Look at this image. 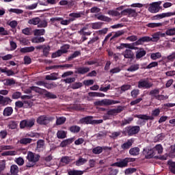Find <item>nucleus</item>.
I'll return each instance as SVG.
<instances>
[{
  "instance_id": "nucleus-1",
  "label": "nucleus",
  "mask_w": 175,
  "mask_h": 175,
  "mask_svg": "<svg viewBox=\"0 0 175 175\" xmlns=\"http://www.w3.org/2000/svg\"><path fill=\"white\" fill-rule=\"evenodd\" d=\"M151 42V38L148 36H144L138 39L133 44H121L118 49H130L131 50H137L139 48L135 46H140L144 43Z\"/></svg>"
},
{
  "instance_id": "nucleus-2",
  "label": "nucleus",
  "mask_w": 175,
  "mask_h": 175,
  "mask_svg": "<svg viewBox=\"0 0 175 175\" xmlns=\"http://www.w3.org/2000/svg\"><path fill=\"white\" fill-rule=\"evenodd\" d=\"M161 114V109L159 108L155 109L154 110L152 111V116H147V115H135L136 118H139L140 120H150L151 121L154 120V117H158Z\"/></svg>"
},
{
  "instance_id": "nucleus-3",
  "label": "nucleus",
  "mask_w": 175,
  "mask_h": 175,
  "mask_svg": "<svg viewBox=\"0 0 175 175\" xmlns=\"http://www.w3.org/2000/svg\"><path fill=\"white\" fill-rule=\"evenodd\" d=\"M161 90L158 88H155L154 90H150L149 92V95L157 100H166V99H169V96H165L163 94H159Z\"/></svg>"
},
{
  "instance_id": "nucleus-4",
  "label": "nucleus",
  "mask_w": 175,
  "mask_h": 175,
  "mask_svg": "<svg viewBox=\"0 0 175 175\" xmlns=\"http://www.w3.org/2000/svg\"><path fill=\"white\" fill-rule=\"evenodd\" d=\"M161 3H162V1L154 2L149 5H146V8L150 13H158L161 9Z\"/></svg>"
},
{
  "instance_id": "nucleus-5",
  "label": "nucleus",
  "mask_w": 175,
  "mask_h": 175,
  "mask_svg": "<svg viewBox=\"0 0 175 175\" xmlns=\"http://www.w3.org/2000/svg\"><path fill=\"white\" fill-rule=\"evenodd\" d=\"M135 159L131 157H126L122 161L112 163L111 166H117V167H126L129 162H135Z\"/></svg>"
},
{
  "instance_id": "nucleus-6",
  "label": "nucleus",
  "mask_w": 175,
  "mask_h": 175,
  "mask_svg": "<svg viewBox=\"0 0 175 175\" xmlns=\"http://www.w3.org/2000/svg\"><path fill=\"white\" fill-rule=\"evenodd\" d=\"M154 86V83L149 82L148 80L146 79H140L138 81L137 87L138 88H146L148 90Z\"/></svg>"
},
{
  "instance_id": "nucleus-7",
  "label": "nucleus",
  "mask_w": 175,
  "mask_h": 175,
  "mask_svg": "<svg viewBox=\"0 0 175 175\" xmlns=\"http://www.w3.org/2000/svg\"><path fill=\"white\" fill-rule=\"evenodd\" d=\"M139 132H140V126H128L125 130V133L128 136H133V135H136Z\"/></svg>"
},
{
  "instance_id": "nucleus-8",
  "label": "nucleus",
  "mask_w": 175,
  "mask_h": 175,
  "mask_svg": "<svg viewBox=\"0 0 175 175\" xmlns=\"http://www.w3.org/2000/svg\"><path fill=\"white\" fill-rule=\"evenodd\" d=\"M121 15L122 16H129V17H136V16H137V12H136V10H135L133 9L127 8L121 12Z\"/></svg>"
},
{
  "instance_id": "nucleus-9",
  "label": "nucleus",
  "mask_w": 175,
  "mask_h": 175,
  "mask_svg": "<svg viewBox=\"0 0 175 175\" xmlns=\"http://www.w3.org/2000/svg\"><path fill=\"white\" fill-rule=\"evenodd\" d=\"M40 159V156L39 154H34L32 152H29L27 153V160L29 162H33V163H36Z\"/></svg>"
},
{
  "instance_id": "nucleus-10",
  "label": "nucleus",
  "mask_w": 175,
  "mask_h": 175,
  "mask_svg": "<svg viewBox=\"0 0 175 175\" xmlns=\"http://www.w3.org/2000/svg\"><path fill=\"white\" fill-rule=\"evenodd\" d=\"M85 14V12H72L69 14L70 21H75L76 18H80Z\"/></svg>"
},
{
  "instance_id": "nucleus-11",
  "label": "nucleus",
  "mask_w": 175,
  "mask_h": 175,
  "mask_svg": "<svg viewBox=\"0 0 175 175\" xmlns=\"http://www.w3.org/2000/svg\"><path fill=\"white\" fill-rule=\"evenodd\" d=\"M124 111V107L119 106L116 109H110L107 112V116H116Z\"/></svg>"
},
{
  "instance_id": "nucleus-12",
  "label": "nucleus",
  "mask_w": 175,
  "mask_h": 175,
  "mask_svg": "<svg viewBox=\"0 0 175 175\" xmlns=\"http://www.w3.org/2000/svg\"><path fill=\"white\" fill-rule=\"evenodd\" d=\"M32 91H34L35 92H38V94H43V92H44V90L39 87L31 86L29 88V89L26 90L25 94H31Z\"/></svg>"
},
{
  "instance_id": "nucleus-13",
  "label": "nucleus",
  "mask_w": 175,
  "mask_h": 175,
  "mask_svg": "<svg viewBox=\"0 0 175 175\" xmlns=\"http://www.w3.org/2000/svg\"><path fill=\"white\" fill-rule=\"evenodd\" d=\"M12 100L9 97H5L0 95V105L1 106H8L9 103H12Z\"/></svg>"
},
{
  "instance_id": "nucleus-14",
  "label": "nucleus",
  "mask_w": 175,
  "mask_h": 175,
  "mask_svg": "<svg viewBox=\"0 0 175 175\" xmlns=\"http://www.w3.org/2000/svg\"><path fill=\"white\" fill-rule=\"evenodd\" d=\"M90 70H91V69L89 67H79L75 73H77L78 75H85L86 73H88Z\"/></svg>"
},
{
  "instance_id": "nucleus-15",
  "label": "nucleus",
  "mask_w": 175,
  "mask_h": 175,
  "mask_svg": "<svg viewBox=\"0 0 175 175\" xmlns=\"http://www.w3.org/2000/svg\"><path fill=\"white\" fill-rule=\"evenodd\" d=\"M146 54H147V51H144V49L143 48H139L136 52L135 57L137 59H140V58H143Z\"/></svg>"
},
{
  "instance_id": "nucleus-16",
  "label": "nucleus",
  "mask_w": 175,
  "mask_h": 175,
  "mask_svg": "<svg viewBox=\"0 0 175 175\" xmlns=\"http://www.w3.org/2000/svg\"><path fill=\"white\" fill-rule=\"evenodd\" d=\"M88 162V159H84L83 157L80 156L79 159L75 161L76 166H83Z\"/></svg>"
},
{
  "instance_id": "nucleus-17",
  "label": "nucleus",
  "mask_w": 175,
  "mask_h": 175,
  "mask_svg": "<svg viewBox=\"0 0 175 175\" xmlns=\"http://www.w3.org/2000/svg\"><path fill=\"white\" fill-rule=\"evenodd\" d=\"M13 114V107H7L4 109L3 111V115L4 117H10Z\"/></svg>"
},
{
  "instance_id": "nucleus-18",
  "label": "nucleus",
  "mask_w": 175,
  "mask_h": 175,
  "mask_svg": "<svg viewBox=\"0 0 175 175\" xmlns=\"http://www.w3.org/2000/svg\"><path fill=\"white\" fill-rule=\"evenodd\" d=\"M88 163H89V167H88L85 170V173H87V172H88V170H90V169H92V168L95 167V166L96 165V160H95L94 159H91L88 161Z\"/></svg>"
},
{
  "instance_id": "nucleus-19",
  "label": "nucleus",
  "mask_w": 175,
  "mask_h": 175,
  "mask_svg": "<svg viewBox=\"0 0 175 175\" xmlns=\"http://www.w3.org/2000/svg\"><path fill=\"white\" fill-rule=\"evenodd\" d=\"M133 144V139H129L126 142L122 144L121 147L122 150H129L131 146Z\"/></svg>"
},
{
  "instance_id": "nucleus-20",
  "label": "nucleus",
  "mask_w": 175,
  "mask_h": 175,
  "mask_svg": "<svg viewBox=\"0 0 175 175\" xmlns=\"http://www.w3.org/2000/svg\"><path fill=\"white\" fill-rule=\"evenodd\" d=\"M123 55H124V58H129V59L133 58V57H135L133 52L131 49H126L123 52Z\"/></svg>"
},
{
  "instance_id": "nucleus-21",
  "label": "nucleus",
  "mask_w": 175,
  "mask_h": 175,
  "mask_svg": "<svg viewBox=\"0 0 175 175\" xmlns=\"http://www.w3.org/2000/svg\"><path fill=\"white\" fill-rule=\"evenodd\" d=\"M32 51H35V47L33 46H26L20 49V53L23 54H25V53H32Z\"/></svg>"
},
{
  "instance_id": "nucleus-22",
  "label": "nucleus",
  "mask_w": 175,
  "mask_h": 175,
  "mask_svg": "<svg viewBox=\"0 0 175 175\" xmlns=\"http://www.w3.org/2000/svg\"><path fill=\"white\" fill-rule=\"evenodd\" d=\"M139 153H140V148H139L138 147L131 148L129 150L130 155H133V157H136V155H139Z\"/></svg>"
},
{
  "instance_id": "nucleus-23",
  "label": "nucleus",
  "mask_w": 175,
  "mask_h": 175,
  "mask_svg": "<svg viewBox=\"0 0 175 175\" xmlns=\"http://www.w3.org/2000/svg\"><path fill=\"white\" fill-rule=\"evenodd\" d=\"M85 173V171L77 170H72L68 172V175H83Z\"/></svg>"
},
{
  "instance_id": "nucleus-24",
  "label": "nucleus",
  "mask_w": 175,
  "mask_h": 175,
  "mask_svg": "<svg viewBox=\"0 0 175 175\" xmlns=\"http://www.w3.org/2000/svg\"><path fill=\"white\" fill-rule=\"evenodd\" d=\"M94 117L92 116H87L85 118H83L81 120V124H92V121H93V119Z\"/></svg>"
},
{
  "instance_id": "nucleus-25",
  "label": "nucleus",
  "mask_w": 175,
  "mask_h": 175,
  "mask_svg": "<svg viewBox=\"0 0 175 175\" xmlns=\"http://www.w3.org/2000/svg\"><path fill=\"white\" fill-rule=\"evenodd\" d=\"M44 146V141L42 139H39L37 142V151L40 152V151H43V147Z\"/></svg>"
},
{
  "instance_id": "nucleus-26",
  "label": "nucleus",
  "mask_w": 175,
  "mask_h": 175,
  "mask_svg": "<svg viewBox=\"0 0 175 175\" xmlns=\"http://www.w3.org/2000/svg\"><path fill=\"white\" fill-rule=\"evenodd\" d=\"M117 103H120V101L110 99H104V106H110L111 105H116Z\"/></svg>"
},
{
  "instance_id": "nucleus-27",
  "label": "nucleus",
  "mask_w": 175,
  "mask_h": 175,
  "mask_svg": "<svg viewBox=\"0 0 175 175\" xmlns=\"http://www.w3.org/2000/svg\"><path fill=\"white\" fill-rule=\"evenodd\" d=\"M19 143L20 144L27 146V144H31V143H32V139L24 137L19 140Z\"/></svg>"
},
{
  "instance_id": "nucleus-28",
  "label": "nucleus",
  "mask_w": 175,
  "mask_h": 175,
  "mask_svg": "<svg viewBox=\"0 0 175 175\" xmlns=\"http://www.w3.org/2000/svg\"><path fill=\"white\" fill-rule=\"evenodd\" d=\"M17 154V152L14 150H8L1 153V157H13Z\"/></svg>"
},
{
  "instance_id": "nucleus-29",
  "label": "nucleus",
  "mask_w": 175,
  "mask_h": 175,
  "mask_svg": "<svg viewBox=\"0 0 175 175\" xmlns=\"http://www.w3.org/2000/svg\"><path fill=\"white\" fill-rule=\"evenodd\" d=\"M40 23V18L39 17L33 18L31 19H29L28 21V24H30L31 25H38Z\"/></svg>"
},
{
  "instance_id": "nucleus-30",
  "label": "nucleus",
  "mask_w": 175,
  "mask_h": 175,
  "mask_svg": "<svg viewBox=\"0 0 175 175\" xmlns=\"http://www.w3.org/2000/svg\"><path fill=\"white\" fill-rule=\"evenodd\" d=\"M17 125L18 122L16 121L11 120L8 124V128L9 129H17Z\"/></svg>"
},
{
  "instance_id": "nucleus-31",
  "label": "nucleus",
  "mask_w": 175,
  "mask_h": 175,
  "mask_svg": "<svg viewBox=\"0 0 175 175\" xmlns=\"http://www.w3.org/2000/svg\"><path fill=\"white\" fill-rule=\"evenodd\" d=\"M56 118V125H64V123L66 122V118L64 116L57 117Z\"/></svg>"
},
{
  "instance_id": "nucleus-32",
  "label": "nucleus",
  "mask_w": 175,
  "mask_h": 175,
  "mask_svg": "<svg viewBox=\"0 0 175 175\" xmlns=\"http://www.w3.org/2000/svg\"><path fill=\"white\" fill-rule=\"evenodd\" d=\"M92 152L95 155H99V154H102L103 152L102 146H97L92 149Z\"/></svg>"
},
{
  "instance_id": "nucleus-33",
  "label": "nucleus",
  "mask_w": 175,
  "mask_h": 175,
  "mask_svg": "<svg viewBox=\"0 0 175 175\" xmlns=\"http://www.w3.org/2000/svg\"><path fill=\"white\" fill-rule=\"evenodd\" d=\"M46 80H58V73H51L46 76Z\"/></svg>"
},
{
  "instance_id": "nucleus-34",
  "label": "nucleus",
  "mask_w": 175,
  "mask_h": 175,
  "mask_svg": "<svg viewBox=\"0 0 175 175\" xmlns=\"http://www.w3.org/2000/svg\"><path fill=\"white\" fill-rule=\"evenodd\" d=\"M96 16L100 21H107V23H110V21H111V18H110L105 15H96Z\"/></svg>"
},
{
  "instance_id": "nucleus-35",
  "label": "nucleus",
  "mask_w": 175,
  "mask_h": 175,
  "mask_svg": "<svg viewBox=\"0 0 175 175\" xmlns=\"http://www.w3.org/2000/svg\"><path fill=\"white\" fill-rule=\"evenodd\" d=\"M70 49V45L69 44H64L61 46L60 49H59L62 54H66L68 53V50Z\"/></svg>"
},
{
  "instance_id": "nucleus-36",
  "label": "nucleus",
  "mask_w": 175,
  "mask_h": 175,
  "mask_svg": "<svg viewBox=\"0 0 175 175\" xmlns=\"http://www.w3.org/2000/svg\"><path fill=\"white\" fill-rule=\"evenodd\" d=\"M148 28H158V27H162L161 23H150L146 25Z\"/></svg>"
},
{
  "instance_id": "nucleus-37",
  "label": "nucleus",
  "mask_w": 175,
  "mask_h": 175,
  "mask_svg": "<svg viewBox=\"0 0 175 175\" xmlns=\"http://www.w3.org/2000/svg\"><path fill=\"white\" fill-rule=\"evenodd\" d=\"M73 142V139H67L64 140L60 144V147H66V146H68V144H72Z\"/></svg>"
},
{
  "instance_id": "nucleus-38",
  "label": "nucleus",
  "mask_w": 175,
  "mask_h": 175,
  "mask_svg": "<svg viewBox=\"0 0 175 175\" xmlns=\"http://www.w3.org/2000/svg\"><path fill=\"white\" fill-rule=\"evenodd\" d=\"M124 33L125 31H124V30L118 31L111 37V40H113V39H116V38H120V36H122V35H124Z\"/></svg>"
},
{
  "instance_id": "nucleus-39",
  "label": "nucleus",
  "mask_w": 175,
  "mask_h": 175,
  "mask_svg": "<svg viewBox=\"0 0 175 175\" xmlns=\"http://www.w3.org/2000/svg\"><path fill=\"white\" fill-rule=\"evenodd\" d=\"M80 126L76 125L72 126L69 129L72 133H79V132H80Z\"/></svg>"
},
{
  "instance_id": "nucleus-40",
  "label": "nucleus",
  "mask_w": 175,
  "mask_h": 175,
  "mask_svg": "<svg viewBox=\"0 0 175 175\" xmlns=\"http://www.w3.org/2000/svg\"><path fill=\"white\" fill-rule=\"evenodd\" d=\"M57 137L58 139H65V137H66V132L64 131H58L57 133Z\"/></svg>"
},
{
  "instance_id": "nucleus-41",
  "label": "nucleus",
  "mask_w": 175,
  "mask_h": 175,
  "mask_svg": "<svg viewBox=\"0 0 175 175\" xmlns=\"http://www.w3.org/2000/svg\"><path fill=\"white\" fill-rule=\"evenodd\" d=\"M161 57H162V55L159 52H157V53H152L150 55V58H151V59H153V61H155L157 59H159V58H161Z\"/></svg>"
},
{
  "instance_id": "nucleus-42",
  "label": "nucleus",
  "mask_w": 175,
  "mask_h": 175,
  "mask_svg": "<svg viewBox=\"0 0 175 175\" xmlns=\"http://www.w3.org/2000/svg\"><path fill=\"white\" fill-rule=\"evenodd\" d=\"M139 67H140V66L137 64H133V65L131 66L130 68H129L127 69V70H128V72H135V70H139Z\"/></svg>"
},
{
  "instance_id": "nucleus-43",
  "label": "nucleus",
  "mask_w": 175,
  "mask_h": 175,
  "mask_svg": "<svg viewBox=\"0 0 175 175\" xmlns=\"http://www.w3.org/2000/svg\"><path fill=\"white\" fill-rule=\"evenodd\" d=\"M44 96L49 99H56L57 98V95L47 91L44 92Z\"/></svg>"
},
{
  "instance_id": "nucleus-44",
  "label": "nucleus",
  "mask_w": 175,
  "mask_h": 175,
  "mask_svg": "<svg viewBox=\"0 0 175 175\" xmlns=\"http://www.w3.org/2000/svg\"><path fill=\"white\" fill-rule=\"evenodd\" d=\"M83 87V83L81 82H76L71 85V88L72 90H79V88H81Z\"/></svg>"
},
{
  "instance_id": "nucleus-45",
  "label": "nucleus",
  "mask_w": 175,
  "mask_h": 175,
  "mask_svg": "<svg viewBox=\"0 0 175 175\" xmlns=\"http://www.w3.org/2000/svg\"><path fill=\"white\" fill-rule=\"evenodd\" d=\"M132 88V85H123L120 87V94H122V92H125V91H128L129 90H131Z\"/></svg>"
},
{
  "instance_id": "nucleus-46",
  "label": "nucleus",
  "mask_w": 175,
  "mask_h": 175,
  "mask_svg": "<svg viewBox=\"0 0 175 175\" xmlns=\"http://www.w3.org/2000/svg\"><path fill=\"white\" fill-rule=\"evenodd\" d=\"M107 14H109V16H113L114 17H118V16H121V13L117 10H109Z\"/></svg>"
},
{
  "instance_id": "nucleus-47",
  "label": "nucleus",
  "mask_w": 175,
  "mask_h": 175,
  "mask_svg": "<svg viewBox=\"0 0 175 175\" xmlns=\"http://www.w3.org/2000/svg\"><path fill=\"white\" fill-rule=\"evenodd\" d=\"M6 150H13V146L9 145H1L0 146V152Z\"/></svg>"
},
{
  "instance_id": "nucleus-48",
  "label": "nucleus",
  "mask_w": 175,
  "mask_h": 175,
  "mask_svg": "<svg viewBox=\"0 0 175 175\" xmlns=\"http://www.w3.org/2000/svg\"><path fill=\"white\" fill-rule=\"evenodd\" d=\"M133 121V118H129L128 119H124L122 121L121 126H124L125 125H128Z\"/></svg>"
},
{
  "instance_id": "nucleus-49",
  "label": "nucleus",
  "mask_w": 175,
  "mask_h": 175,
  "mask_svg": "<svg viewBox=\"0 0 175 175\" xmlns=\"http://www.w3.org/2000/svg\"><path fill=\"white\" fill-rule=\"evenodd\" d=\"M42 35H44V29L34 30L35 36H42Z\"/></svg>"
},
{
  "instance_id": "nucleus-50",
  "label": "nucleus",
  "mask_w": 175,
  "mask_h": 175,
  "mask_svg": "<svg viewBox=\"0 0 175 175\" xmlns=\"http://www.w3.org/2000/svg\"><path fill=\"white\" fill-rule=\"evenodd\" d=\"M81 54V52H80L79 51H77L74 52L73 54H72L70 57H68V61H72L73 58H76V57H79V55H80Z\"/></svg>"
},
{
  "instance_id": "nucleus-51",
  "label": "nucleus",
  "mask_w": 175,
  "mask_h": 175,
  "mask_svg": "<svg viewBox=\"0 0 175 175\" xmlns=\"http://www.w3.org/2000/svg\"><path fill=\"white\" fill-rule=\"evenodd\" d=\"M42 42H44V38L43 37H35L32 39L33 43H42Z\"/></svg>"
},
{
  "instance_id": "nucleus-52",
  "label": "nucleus",
  "mask_w": 175,
  "mask_h": 175,
  "mask_svg": "<svg viewBox=\"0 0 175 175\" xmlns=\"http://www.w3.org/2000/svg\"><path fill=\"white\" fill-rule=\"evenodd\" d=\"M27 128H32L35 125V119L31 118L27 120Z\"/></svg>"
},
{
  "instance_id": "nucleus-53",
  "label": "nucleus",
  "mask_w": 175,
  "mask_h": 175,
  "mask_svg": "<svg viewBox=\"0 0 175 175\" xmlns=\"http://www.w3.org/2000/svg\"><path fill=\"white\" fill-rule=\"evenodd\" d=\"M139 94H140V90H139L138 89H134L131 92V95L132 98H137V96L139 95Z\"/></svg>"
},
{
  "instance_id": "nucleus-54",
  "label": "nucleus",
  "mask_w": 175,
  "mask_h": 175,
  "mask_svg": "<svg viewBox=\"0 0 175 175\" xmlns=\"http://www.w3.org/2000/svg\"><path fill=\"white\" fill-rule=\"evenodd\" d=\"M92 29H100L102 28V23H94L92 24Z\"/></svg>"
},
{
  "instance_id": "nucleus-55",
  "label": "nucleus",
  "mask_w": 175,
  "mask_h": 175,
  "mask_svg": "<svg viewBox=\"0 0 175 175\" xmlns=\"http://www.w3.org/2000/svg\"><path fill=\"white\" fill-rule=\"evenodd\" d=\"M21 92H15L12 94V99H20L21 98Z\"/></svg>"
},
{
  "instance_id": "nucleus-56",
  "label": "nucleus",
  "mask_w": 175,
  "mask_h": 175,
  "mask_svg": "<svg viewBox=\"0 0 175 175\" xmlns=\"http://www.w3.org/2000/svg\"><path fill=\"white\" fill-rule=\"evenodd\" d=\"M63 81L66 84H70L71 83H75L76 81V78L75 77H68L66 79H64Z\"/></svg>"
},
{
  "instance_id": "nucleus-57",
  "label": "nucleus",
  "mask_w": 175,
  "mask_h": 175,
  "mask_svg": "<svg viewBox=\"0 0 175 175\" xmlns=\"http://www.w3.org/2000/svg\"><path fill=\"white\" fill-rule=\"evenodd\" d=\"M22 107H24V103H23V101L18 100L15 103V110L21 109Z\"/></svg>"
},
{
  "instance_id": "nucleus-58",
  "label": "nucleus",
  "mask_w": 175,
  "mask_h": 175,
  "mask_svg": "<svg viewBox=\"0 0 175 175\" xmlns=\"http://www.w3.org/2000/svg\"><path fill=\"white\" fill-rule=\"evenodd\" d=\"M168 164L170 165V170L172 172V173L175 174V163L173 161H169Z\"/></svg>"
},
{
  "instance_id": "nucleus-59",
  "label": "nucleus",
  "mask_w": 175,
  "mask_h": 175,
  "mask_svg": "<svg viewBox=\"0 0 175 175\" xmlns=\"http://www.w3.org/2000/svg\"><path fill=\"white\" fill-rule=\"evenodd\" d=\"M166 35H167V36H173L175 35V27L172 28V29H167L165 31Z\"/></svg>"
},
{
  "instance_id": "nucleus-60",
  "label": "nucleus",
  "mask_w": 175,
  "mask_h": 175,
  "mask_svg": "<svg viewBox=\"0 0 175 175\" xmlns=\"http://www.w3.org/2000/svg\"><path fill=\"white\" fill-rule=\"evenodd\" d=\"M61 55H62V53L59 49L56 52L52 53L51 58H58V57H61Z\"/></svg>"
},
{
  "instance_id": "nucleus-61",
  "label": "nucleus",
  "mask_w": 175,
  "mask_h": 175,
  "mask_svg": "<svg viewBox=\"0 0 175 175\" xmlns=\"http://www.w3.org/2000/svg\"><path fill=\"white\" fill-rule=\"evenodd\" d=\"M159 40V34L158 32L153 34L152 38H150V42H158Z\"/></svg>"
},
{
  "instance_id": "nucleus-62",
  "label": "nucleus",
  "mask_w": 175,
  "mask_h": 175,
  "mask_svg": "<svg viewBox=\"0 0 175 175\" xmlns=\"http://www.w3.org/2000/svg\"><path fill=\"white\" fill-rule=\"evenodd\" d=\"M37 122L40 125H44V116H41L38 117L37 119Z\"/></svg>"
},
{
  "instance_id": "nucleus-63",
  "label": "nucleus",
  "mask_w": 175,
  "mask_h": 175,
  "mask_svg": "<svg viewBox=\"0 0 175 175\" xmlns=\"http://www.w3.org/2000/svg\"><path fill=\"white\" fill-rule=\"evenodd\" d=\"M107 135L106 131H100L98 134L96 135L97 139H102V137H105Z\"/></svg>"
},
{
  "instance_id": "nucleus-64",
  "label": "nucleus",
  "mask_w": 175,
  "mask_h": 175,
  "mask_svg": "<svg viewBox=\"0 0 175 175\" xmlns=\"http://www.w3.org/2000/svg\"><path fill=\"white\" fill-rule=\"evenodd\" d=\"M109 175H117V174L118 173V170L114 169L113 167H109Z\"/></svg>"
}]
</instances>
